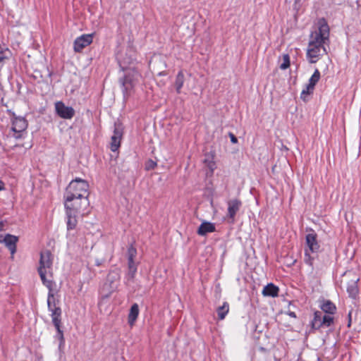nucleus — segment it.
I'll return each mask as SVG.
<instances>
[{
    "label": "nucleus",
    "instance_id": "obj_1",
    "mask_svg": "<svg viewBox=\"0 0 361 361\" xmlns=\"http://www.w3.org/2000/svg\"><path fill=\"white\" fill-rule=\"evenodd\" d=\"M329 42V27L322 18L319 22L318 30L310 35L307 50V58L310 63H317L320 57L327 54L325 44Z\"/></svg>",
    "mask_w": 361,
    "mask_h": 361
},
{
    "label": "nucleus",
    "instance_id": "obj_2",
    "mask_svg": "<svg viewBox=\"0 0 361 361\" xmlns=\"http://www.w3.org/2000/svg\"><path fill=\"white\" fill-rule=\"evenodd\" d=\"M53 255L50 250H46L41 252L39 264L37 269L39 275L43 285L49 286L55 285L52 279Z\"/></svg>",
    "mask_w": 361,
    "mask_h": 361
},
{
    "label": "nucleus",
    "instance_id": "obj_3",
    "mask_svg": "<svg viewBox=\"0 0 361 361\" xmlns=\"http://www.w3.org/2000/svg\"><path fill=\"white\" fill-rule=\"evenodd\" d=\"M55 285H51L46 286L49 290L47 295V306L49 312H51V317L52 322L55 326L59 338L61 341H63V331L61 330V309L56 306L54 293V286Z\"/></svg>",
    "mask_w": 361,
    "mask_h": 361
},
{
    "label": "nucleus",
    "instance_id": "obj_4",
    "mask_svg": "<svg viewBox=\"0 0 361 361\" xmlns=\"http://www.w3.org/2000/svg\"><path fill=\"white\" fill-rule=\"evenodd\" d=\"M89 185L86 180L77 178L72 180L66 188L64 198L69 200L73 197H85L88 196Z\"/></svg>",
    "mask_w": 361,
    "mask_h": 361
},
{
    "label": "nucleus",
    "instance_id": "obj_5",
    "mask_svg": "<svg viewBox=\"0 0 361 361\" xmlns=\"http://www.w3.org/2000/svg\"><path fill=\"white\" fill-rule=\"evenodd\" d=\"M11 114V136L16 140L23 139L25 137L27 128V121L23 116H17L14 112L8 111Z\"/></svg>",
    "mask_w": 361,
    "mask_h": 361
},
{
    "label": "nucleus",
    "instance_id": "obj_6",
    "mask_svg": "<svg viewBox=\"0 0 361 361\" xmlns=\"http://www.w3.org/2000/svg\"><path fill=\"white\" fill-rule=\"evenodd\" d=\"M64 199L66 210L77 214H84L85 209L89 205L87 197H83L80 199L78 197H73L70 200L68 198Z\"/></svg>",
    "mask_w": 361,
    "mask_h": 361
},
{
    "label": "nucleus",
    "instance_id": "obj_7",
    "mask_svg": "<svg viewBox=\"0 0 361 361\" xmlns=\"http://www.w3.org/2000/svg\"><path fill=\"white\" fill-rule=\"evenodd\" d=\"M137 76V72L132 71L126 73L123 78L121 80L124 97H128L130 94V91L135 85V80Z\"/></svg>",
    "mask_w": 361,
    "mask_h": 361
},
{
    "label": "nucleus",
    "instance_id": "obj_8",
    "mask_svg": "<svg viewBox=\"0 0 361 361\" xmlns=\"http://www.w3.org/2000/svg\"><path fill=\"white\" fill-rule=\"evenodd\" d=\"M55 111L60 118L63 119H71L75 115L73 108L66 106L61 101L55 103Z\"/></svg>",
    "mask_w": 361,
    "mask_h": 361
},
{
    "label": "nucleus",
    "instance_id": "obj_9",
    "mask_svg": "<svg viewBox=\"0 0 361 361\" xmlns=\"http://www.w3.org/2000/svg\"><path fill=\"white\" fill-rule=\"evenodd\" d=\"M136 252L135 249L133 247H130L128 249V271L126 276V279L128 282L133 281L136 272H137V265L134 261L135 254Z\"/></svg>",
    "mask_w": 361,
    "mask_h": 361
},
{
    "label": "nucleus",
    "instance_id": "obj_10",
    "mask_svg": "<svg viewBox=\"0 0 361 361\" xmlns=\"http://www.w3.org/2000/svg\"><path fill=\"white\" fill-rule=\"evenodd\" d=\"M92 42V35H82L75 39L73 43V49L75 52H80Z\"/></svg>",
    "mask_w": 361,
    "mask_h": 361
},
{
    "label": "nucleus",
    "instance_id": "obj_11",
    "mask_svg": "<svg viewBox=\"0 0 361 361\" xmlns=\"http://www.w3.org/2000/svg\"><path fill=\"white\" fill-rule=\"evenodd\" d=\"M5 246L9 250L11 258H13L15 253L16 252L17 243L18 241V237L14 235L7 233L4 235L2 240Z\"/></svg>",
    "mask_w": 361,
    "mask_h": 361
},
{
    "label": "nucleus",
    "instance_id": "obj_12",
    "mask_svg": "<svg viewBox=\"0 0 361 361\" xmlns=\"http://www.w3.org/2000/svg\"><path fill=\"white\" fill-rule=\"evenodd\" d=\"M242 205V202L240 200L238 199L231 200L228 202V216L231 220V223H233L235 221V216L237 212L239 211L240 207Z\"/></svg>",
    "mask_w": 361,
    "mask_h": 361
},
{
    "label": "nucleus",
    "instance_id": "obj_13",
    "mask_svg": "<svg viewBox=\"0 0 361 361\" xmlns=\"http://www.w3.org/2000/svg\"><path fill=\"white\" fill-rule=\"evenodd\" d=\"M306 244L307 248L305 250H308V252L312 253H316L319 250V245L317 240V234L314 232L308 233L305 237Z\"/></svg>",
    "mask_w": 361,
    "mask_h": 361
},
{
    "label": "nucleus",
    "instance_id": "obj_14",
    "mask_svg": "<svg viewBox=\"0 0 361 361\" xmlns=\"http://www.w3.org/2000/svg\"><path fill=\"white\" fill-rule=\"evenodd\" d=\"M122 137V133L118 128H115L114 135L111 137V150L114 152H116L121 145V140Z\"/></svg>",
    "mask_w": 361,
    "mask_h": 361
},
{
    "label": "nucleus",
    "instance_id": "obj_15",
    "mask_svg": "<svg viewBox=\"0 0 361 361\" xmlns=\"http://www.w3.org/2000/svg\"><path fill=\"white\" fill-rule=\"evenodd\" d=\"M359 281V279L351 280L348 283L347 285V293L348 296L352 299H356L359 294V288L357 286V283Z\"/></svg>",
    "mask_w": 361,
    "mask_h": 361
},
{
    "label": "nucleus",
    "instance_id": "obj_16",
    "mask_svg": "<svg viewBox=\"0 0 361 361\" xmlns=\"http://www.w3.org/2000/svg\"><path fill=\"white\" fill-rule=\"evenodd\" d=\"M215 226L214 224L208 221L202 222L197 230V233L200 235L204 236L208 233H212L215 231Z\"/></svg>",
    "mask_w": 361,
    "mask_h": 361
},
{
    "label": "nucleus",
    "instance_id": "obj_17",
    "mask_svg": "<svg viewBox=\"0 0 361 361\" xmlns=\"http://www.w3.org/2000/svg\"><path fill=\"white\" fill-rule=\"evenodd\" d=\"M279 291V287L275 286L274 283H270L264 287L262 290V295L264 296L274 298L278 296Z\"/></svg>",
    "mask_w": 361,
    "mask_h": 361
},
{
    "label": "nucleus",
    "instance_id": "obj_18",
    "mask_svg": "<svg viewBox=\"0 0 361 361\" xmlns=\"http://www.w3.org/2000/svg\"><path fill=\"white\" fill-rule=\"evenodd\" d=\"M139 312L140 310L138 305L137 303H134L131 306L128 316V322L130 326H133L135 324L139 315Z\"/></svg>",
    "mask_w": 361,
    "mask_h": 361
},
{
    "label": "nucleus",
    "instance_id": "obj_19",
    "mask_svg": "<svg viewBox=\"0 0 361 361\" xmlns=\"http://www.w3.org/2000/svg\"><path fill=\"white\" fill-rule=\"evenodd\" d=\"M66 224L68 231L73 230L76 227L77 225V215L78 214L66 210Z\"/></svg>",
    "mask_w": 361,
    "mask_h": 361
},
{
    "label": "nucleus",
    "instance_id": "obj_20",
    "mask_svg": "<svg viewBox=\"0 0 361 361\" xmlns=\"http://www.w3.org/2000/svg\"><path fill=\"white\" fill-rule=\"evenodd\" d=\"M321 309L323 312L328 314L327 315L334 314L336 310V305L330 300H326L321 305Z\"/></svg>",
    "mask_w": 361,
    "mask_h": 361
},
{
    "label": "nucleus",
    "instance_id": "obj_21",
    "mask_svg": "<svg viewBox=\"0 0 361 361\" xmlns=\"http://www.w3.org/2000/svg\"><path fill=\"white\" fill-rule=\"evenodd\" d=\"M184 82H185V75L183 74V71H180L177 73L176 77V80H175L176 90L178 94L180 93L181 89L184 85Z\"/></svg>",
    "mask_w": 361,
    "mask_h": 361
},
{
    "label": "nucleus",
    "instance_id": "obj_22",
    "mask_svg": "<svg viewBox=\"0 0 361 361\" xmlns=\"http://www.w3.org/2000/svg\"><path fill=\"white\" fill-rule=\"evenodd\" d=\"M334 324V317L331 315H324L322 314L320 323L318 324V329L322 327H330Z\"/></svg>",
    "mask_w": 361,
    "mask_h": 361
},
{
    "label": "nucleus",
    "instance_id": "obj_23",
    "mask_svg": "<svg viewBox=\"0 0 361 361\" xmlns=\"http://www.w3.org/2000/svg\"><path fill=\"white\" fill-rule=\"evenodd\" d=\"M229 312V305L227 302H224L221 306H219L216 309L218 318L220 320H223Z\"/></svg>",
    "mask_w": 361,
    "mask_h": 361
},
{
    "label": "nucleus",
    "instance_id": "obj_24",
    "mask_svg": "<svg viewBox=\"0 0 361 361\" xmlns=\"http://www.w3.org/2000/svg\"><path fill=\"white\" fill-rule=\"evenodd\" d=\"M322 314V312L318 310L314 312L313 318L310 322V326L313 330H318V324L320 323Z\"/></svg>",
    "mask_w": 361,
    "mask_h": 361
},
{
    "label": "nucleus",
    "instance_id": "obj_25",
    "mask_svg": "<svg viewBox=\"0 0 361 361\" xmlns=\"http://www.w3.org/2000/svg\"><path fill=\"white\" fill-rule=\"evenodd\" d=\"M320 72L319 71L318 69H315L314 72L313 73V74L312 75V76L310 77V78L308 80V83L307 85H309V87H315V85H317V83L319 82V79H320Z\"/></svg>",
    "mask_w": 361,
    "mask_h": 361
},
{
    "label": "nucleus",
    "instance_id": "obj_26",
    "mask_svg": "<svg viewBox=\"0 0 361 361\" xmlns=\"http://www.w3.org/2000/svg\"><path fill=\"white\" fill-rule=\"evenodd\" d=\"M314 88L309 87V85L307 84L305 88L302 90L300 94V99L303 101L307 100V97L313 93Z\"/></svg>",
    "mask_w": 361,
    "mask_h": 361
},
{
    "label": "nucleus",
    "instance_id": "obj_27",
    "mask_svg": "<svg viewBox=\"0 0 361 361\" xmlns=\"http://www.w3.org/2000/svg\"><path fill=\"white\" fill-rule=\"evenodd\" d=\"M204 162L205 163L207 167L209 169L210 173H213L214 171L216 169V163L213 160V158L212 157L206 158L204 159Z\"/></svg>",
    "mask_w": 361,
    "mask_h": 361
},
{
    "label": "nucleus",
    "instance_id": "obj_28",
    "mask_svg": "<svg viewBox=\"0 0 361 361\" xmlns=\"http://www.w3.org/2000/svg\"><path fill=\"white\" fill-rule=\"evenodd\" d=\"M290 64V56L288 54H285L283 55V63L280 65V68L281 70H286L289 68Z\"/></svg>",
    "mask_w": 361,
    "mask_h": 361
},
{
    "label": "nucleus",
    "instance_id": "obj_29",
    "mask_svg": "<svg viewBox=\"0 0 361 361\" xmlns=\"http://www.w3.org/2000/svg\"><path fill=\"white\" fill-rule=\"evenodd\" d=\"M304 261L306 264L310 267L313 266L314 257H311L310 252H308V250H305Z\"/></svg>",
    "mask_w": 361,
    "mask_h": 361
},
{
    "label": "nucleus",
    "instance_id": "obj_30",
    "mask_svg": "<svg viewBox=\"0 0 361 361\" xmlns=\"http://www.w3.org/2000/svg\"><path fill=\"white\" fill-rule=\"evenodd\" d=\"M119 278V274L117 271H110L107 280L110 281L111 283H113L114 281L118 280Z\"/></svg>",
    "mask_w": 361,
    "mask_h": 361
},
{
    "label": "nucleus",
    "instance_id": "obj_31",
    "mask_svg": "<svg viewBox=\"0 0 361 361\" xmlns=\"http://www.w3.org/2000/svg\"><path fill=\"white\" fill-rule=\"evenodd\" d=\"M7 51H9L8 49L0 44V63L8 58L6 56Z\"/></svg>",
    "mask_w": 361,
    "mask_h": 361
},
{
    "label": "nucleus",
    "instance_id": "obj_32",
    "mask_svg": "<svg viewBox=\"0 0 361 361\" xmlns=\"http://www.w3.org/2000/svg\"><path fill=\"white\" fill-rule=\"evenodd\" d=\"M157 166V163L153 161L152 160H149L147 164L146 165V169L150 170L154 169Z\"/></svg>",
    "mask_w": 361,
    "mask_h": 361
},
{
    "label": "nucleus",
    "instance_id": "obj_33",
    "mask_svg": "<svg viewBox=\"0 0 361 361\" xmlns=\"http://www.w3.org/2000/svg\"><path fill=\"white\" fill-rule=\"evenodd\" d=\"M229 137L231 138V142L233 144H235L238 142L237 137L233 134L232 133H229Z\"/></svg>",
    "mask_w": 361,
    "mask_h": 361
},
{
    "label": "nucleus",
    "instance_id": "obj_34",
    "mask_svg": "<svg viewBox=\"0 0 361 361\" xmlns=\"http://www.w3.org/2000/svg\"><path fill=\"white\" fill-rule=\"evenodd\" d=\"M287 314L289 315L290 317H293V318H296L297 317L296 314L294 312L288 311L287 312Z\"/></svg>",
    "mask_w": 361,
    "mask_h": 361
},
{
    "label": "nucleus",
    "instance_id": "obj_35",
    "mask_svg": "<svg viewBox=\"0 0 361 361\" xmlns=\"http://www.w3.org/2000/svg\"><path fill=\"white\" fill-rule=\"evenodd\" d=\"M4 190V183L0 180V191Z\"/></svg>",
    "mask_w": 361,
    "mask_h": 361
},
{
    "label": "nucleus",
    "instance_id": "obj_36",
    "mask_svg": "<svg viewBox=\"0 0 361 361\" xmlns=\"http://www.w3.org/2000/svg\"><path fill=\"white\" fill-rule=\"evenodd\" d=\"M166 75V73L165 71H161L158 73V75L159 76H164Z\"/></svg>",
    "mask_w": 361,
    "mask_h": 361
},
{
    "label": "nucleus",
    "instance_id": "obj_37",
    "mask_svg": "<svg viewBox=\"0 0 361 361\" xmlns=\"http://www.w3.org/2000/svg\"><path fill=\"white\" fill-rule=\"evenodd\" d=\"M4 223L3 221H0V231H3L4 230Z\"/></svg>",
    "mask_w": 361,
    "mask_h": 361
},
{
    "label": "nucleus",
    "instance_id": "obj_38",
    "mask_svg": "<svg viewBox=\"0 0 361 361\" xmlns=\"http://www.w3.org/2000/svg\"><path fill=\"white\" fill-rule=\"evenodd\" d=\"M101 264H102V263H101L99 260H97V261H96V262H95V264H96V266H97V267L100 266V265H101Z\"/></svg>",
    "mask_w": 361,
    "mask_h": 361
},
{
    "label": "nucleus",
    "instance_id": "obj_39",
    "mask_svg": "<svg viewBox=\"0 0 361 361\" xmlns=\"http://www.w3.org/2000/svg\"><path fill=\"white\" fill-rule=\"evenodd\" d=\"M4 237L2 235H0V243H4V242L2 241V240L4 239Z\"/></svg>",
    "mask_w": 361,
    "mask_h": 361
}]
</instances>
